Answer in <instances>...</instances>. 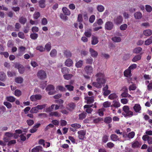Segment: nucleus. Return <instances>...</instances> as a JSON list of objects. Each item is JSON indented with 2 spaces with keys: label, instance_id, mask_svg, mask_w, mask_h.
<instances>
[{
  "label": "nucleus",
  "instance_id": "1",
  "mask_svg": "<svg viewBox=\"0 0 152 152\" xmlns=\"http://www.w3.org/2000/svg\"><path fill=\"white\" fill-rule=\"evenodd\" d=\"M95 77L96 78V82H93L92 84L97 88H100L102 87V85L105 83L104 75L103 73L99 72L96 75Z\"/></svg>",
  "mask_w": 152,
  "mask_h": 152
},
{
  "label": "nucleus",
  "instance_id": "2",
  "mask_svg": "<svg viewBox=\"0 0 152 152\" xmlns=\"http://www.w3.org/2000/svg\"><path fill=\"white\" fill-rule=\"evenodd\" d=\"M84 72L86 75H84V77L88 80H89L91 78V76L93 73V68L91 65L86 66L84 68Z\"/></svg>",
  "mask_w": 152,
  "mask_h": 152
},
{
  "label": "nucleus",
  "instance_id": "3",
  "mask_svg": "<svg viewBox=\"0 0 152 152\" xmlns=\"http://www.w3.org/2000/svg\"><path fill=\"white\" fill-rule=\"evenodd\" d=\"M123 112L122 114L125 117H130L133 115V112L130 110L129 107L127 105L124 106L123 107Z\"/></svg>",
  "mask_w": 152,
  "mask_h": 152
},
{
  "label": "nucleus",
  "instance_id": "4",
  "mask_svg": "<svg viewBox=\"0 0 152 152\" xmlns=\"http://www.w3.org/2000/svg\"><path fill=\"white\" fill-rule=\"evenodd\" d=\"M55 87L52 85H49L46 88V90L48 91V94L49 95H53L56 93V91L54 90Z\"/></svg>",
  "mask_w": 152,
  "mask_h": 152
},
{
  "label": "nucleus",
  "instance_id": "5",
  "mask_svg": "<svg viewBox=\"0 0 152 152\" xmlns=\"http://www.w3.org/2000/svg\"><path fill=\"white\" fill-rule=\"evenodd\" d=\"M15 67L18 69L19 73L20 74L24 73L25 71L24 67L22 65L19 63H16L15 64Z\"/></svg>",
  "mask_w": 152,
  "mask_h": 152
},
{
  "label": "nucleus",
  "instance_id": "6",
  "mask_svg": "<svg viewBox=\"0 0 152 152\" xmlns=\"http://www.w3.org/2000/svg\"><path fill=\"white\" fill-rule=\"evenodd\" d=\"M42 98V96L40 94H36L31 95L30 98V100L32 102H36L41 100Z\"/></svg>",
  "mask_w": 152,
  "mask_h": 152
},
{
  "label": "nucleus",
  "instance_id": "7",
  "mask_svg": "<svg viewBox=\"0 0 152 152\" xmlns=\"http://www.w3.org/2000/svg\"><path fill=\"white\" fill-rule=\"evenodd\" d=\"M113 24L112 22L108 21L105 23L104 28L106 30H110L113 28Z\"/></svg>",
  "mask_w": 152,
  "mask_h": 152
},
{
  "label": "nucleus",
  "instance_id": "8",
  "mask_svg": "<svg viewBox=\"0 0 152 152\" xmlns=\"http://www.w3.org/2000/svg\"><path fill=\"white\" fill-rule=\"evenodd\" d=\"M13 136V134L12 133L10 132H6L4 134L3 140L5 142H7L10 138Z\"/></svg>",
  "mask_w": 152,
  "mask_h": 152
},
{
  "label": "nucleus",
  "instance_id": "9",
  "mask_svg": "<svg viewBox=\"0 0 152 152\" xmlns=\"http://www.w3.org/2000/svg\"><path fill=\"white\" fill-rule=\"evenodd\" d=\"M37 76L40 79H43L46 77V74L45 72L42 70L39 71L37 73Z\"/></svg>",
  "mask_w": 152,
  "mask_h": 152
},
{
  "label": "nucleus",
  "instance_id": "10",
  "mask_svg": "<svg viewBox=\"0 0 152 152\" xmlns=\"http://www.w3.org/2000/svg\"><path fill=\"white\" fill-rule=\"evenodd\" d=\"M142 139L144 141H147L149 145L152 144V137H151L147 135H144L142 137Z\"/></svg>",
  "mask_w": 152,
  "mask_h": 152
},
{
  "label": "nucleus",
  "instance_id": "11",
  "mask_svg": "<svg viewBox=\"0 0 152 152\" xmlns=\"http://www.w3.org/2000/svg\"><path fill=\"white\" fill-rule=\"evenodd\" d=\"M86 131L84 130H81L78 131L77 132L78 137L80 140H83L85 137L86 134Z\"/></svg>",
  "mask_w": 152,
  "mask_h": 152
},
{
  "label": "nucleus",
  "instance_id": "12",
  "mask_svg": "<svg viewBox=\"0 0 152 152\" xmlns=\"http://www.w3.org/2000/svg\"><path fill=\"white\" fill-rule=\"evenodd\" d=\"M123 19L122 17L121 16H119L115 18L114 20L115 23L116 24H119L121 23Z\"/></svg>",
  "mask_w": 152,
  "mask_h": 152
},
{
  "label": "nucleus",
  "instance_id": "13",
  "mask_svg": "<svg viewBox=\"0 0 152 152\" xmlns=\"http://www.w3.org/2000/svg\"><path fill=\"white\" fill-rule=\"evenodd\" d=\"M91 56L93 58H96L98 55V52L94 49L90 48L89 50Z\"/></svg>",
  "mask_w": 152,
  "mask_h": 152
},
{
  "label": "nucleus",
  "instance_id": "14",
  "mask_svg": "<svg viewBox=\"0 0 152 152\" xmlns=\"http://www.w3.org/2000/svg\"><path fill=\"white\" fill-rule=\"evenodd\" d=\"M133 109L136 113H140L141 110V107L140 104H135L134 106Z\"/></svg>",
  "mask_w": 152,
  "mask_h": 152
},
{
  "label": "nucleus",
  "instance_id": "15",
  "mask_svg": "<svg viewBox=\"0 0 152 152\" xmlns=\"http://www.w3.org/2000/svg\"><path fill=\"white\" fill-rule=\"evenodd\" d=\"M59 106L57 104H52L50 107L46 109L47 112L51 111L54 108L55 110H57L59 108Z\"/></svg>",
  "mask_w": 152,
  "mask_h": 152
},
{
  "label": "nucleus",
  "instance_id": "16",
  "mask_svg": "<svg viewBox=\"0 0 152 152\" xmlns=\"http://www.w3.org/2000/svg\"><path fill=\"white\" fill-rule=\"evenodd\" d=\"M75 107V104L73 103H70L69 104L67 107V108L70 111H72Z\"/></svg>",
  "mask_w": 152,
  "mask_h": 152
},
{
  "label": "nucleus",
  "instance_id": "17",
  "mask_svg": "<svg viewBox=\"0 0 152 152\" xmlns=\"http://www.w3.org/2000/svg\"><path fill=\"white\" fill-rule=\"evenodd\" d=\"M91 44L93 45H94L98 43L99 42L98 38L96 36H92L91 38Z\"/></svg>",
  "mask_w": 152,
  "mask_h": 152
},
{
  "label": "nucleus",
  "instance_id": "18",
  "mask_svg": "<svg viewBox=\"0 0 152 152\" xmlns=\"http://www.w3.org/2000/svg\"><path fill=\"white\" fill-rule=\"evenodd\" d=\"M73 64V61L70 58L67 59L65 62V65L68 67L71 66Z\"/></svg>",
  "mask_w": 152,
  "mask_h": 152
},
{
  "label": "nucleus",
  "instance_id": "19",
  "mask_svg": "<svg viewBox=\"0 0 152 152\" xmlns=\"http://www.w3.org/2000/svg\"><path fill=\"white\" fill-rule=\"evenodd\" d=\"M62 11L64 15L67 16L70 15L71 12L66 7H63L62 8Z\"/></svg>",
  "mask_w": 152,
  "mask_h": 152
},
{
  "label": "nucleus",
  "instance_id": "20",
  "mask_svg": "<svg viewBox=\"0 0 152 152\" xmlns=\"http://www.w3.org/2000/svg\"><path fill=\"white\" fill-rule=\"evenodd\" d=\"M85 101L87 104H90L93 102L94 99L92 97H86L85 98Z\"/></svg>",
  "mask_w": 152,
  "mask_h": 152
},
{
  "label": "nucleus",
  "instance_id": "21",
  "mask_svg": "<svg viewBox=\"0 0 152 152\" xmlns=\"http://www.w3.org/2000/svg\"><path fill=\"white\" fill-rule=\"evenodd\" d=\"M141 145L140 143L137 141H135L132 142V147L133 148H136L139 147Z\"/></svg>",
  "mask_w": 152,
  "mask_h": 152
},
{
  "label": "nucleus",
  "instance_id": "22",
  "mask_svg": "<svg viewBox=\"0 0 152 152\" xmlns=\"http://www.w3.org/2000/svg\"><path fill=\"white\" fill-rule=\"evenodd\" d=\"M134 16L135 19H140L142 18V15L140 12H137L135 13Z\"/></svg>",
  "mask_w": 152,
  "mask_h": 152
},
{
  "label": "nucleus",
  "instance_id": "23",
  "mask_svg": "<svg viewBox=\"0 0 152 152\" xmlns=\"http://www.w3.org/2000/svg\"><path fill=\"white\" fill-rule=\"evenodd\" d=\"M40 125V124H38L35 125L32 129L30 130V132L32 133L36 132L37 130V129L39 127Z\"/></svg>",
  "mask_w": 152,
  "mask_h": 152
},
{
  "label": "nucleus",
  "instance_id": "24",
  "mask_svg": "<svg viewBox=\"0 0 152 152\" xmlns=\"http://www.w3.org/2000/svg\"><path fill=\"white\" fill-rule=\"evenodd\" d=\"M15 82L17 83L21 84L23 83V79L21 77H16L15 79Z\"/></svg>",
  "mask_w": 152,
  "mask_h": 152
},
{
  "label": "nucleus",
  "instance_id": "25",
  "mask_svg": "<svg viewBox=\"0 0 152 152\" xmlns=\"http://www.w3.org/2000/svg\"><path fill=\"white\" fill-rule=\"evenodd\" d=\"M131 71L128 68L124 72V76L127 77H130L131 76Z\"/></svg>",
  "mask_w": 152,
  "mask_h": 152
},
{
  "label": "nucleus",
  "instance_id": "26",
  "mask_svg": "<svg viewBox=\"0 0 152 152\" xmlns=\"http://www.w3.org/2000/svg\"><path fill=\"white\" fill-rule=\"evenodd\" d=\"M97 10L99 12H102L104 10V6L102 5H98L96 7Z\"/></svg>",
  "mask_w": 152,
  "mask_h": 152
},
{
  "label": "nucleus",
  "instance_id": "27",
  "mask_svg": "<svg viewBox=\"0 0 152 152\" xmlns=\"http://www.w3.org/2000/svg\"><path fill=\"white\" fill-rule=\"evenodd\" d=\"M6 99L8 102H13L15 101L16 98L13 96H10L6 97Z\"/></svg>",
  "mask_w": 152,
  "mask_h": 152
},
{
  "label": "nucleus",
  "instance_id": "28",
  "mask_svg": "<svg viewBox=\"0 0 152 152\" xmlns=\"http://www.w3.org/2000/svg\"><path fill=\"white\" fill-rule=\"evenodd\" d=\"M143 33L145 36H149L152 34V31L149 29H147L143 31Z\"/></svg>",
  "mask_w": 152,
  "mask_h": 152
},
{
  "label": "nucleus",
  "instance_id": "29",
  "mask_svg": "<svg viewBox=\"0 0 152 152\" xmlns=\"http://www.w3.org/2000/svg\"><path fill=\"white\" fill-rule=\"evenodd\" d=\"M111 140L114 141H116L118 140L119 138L118 137L116 134H113L111 135L110 136Z\"/></svg>",
  "mask_w": 152,
  "mask_h": 152
},
{
  "label": "nucleus",
  "instance_id": "30",
  "mask_svg": "<svg viewBox=\"0 0 152 152\" xmlns=\"http://www.w3.org/2000/svg\"><path fill=\"white\" fill-rule=\"evenodd\" d=\"M141 58V56L140 55H138L134 56L132 59V61L133 62H136L140 60Z\"/></svg>",
  "mask_w": 152,
  "mask_h": 152
},
{
  "label": "nucleus",
  "instance_id": "31",
  "mask_svg": "<svg viewBox=\"0 0 152 152\" xmlns=\"http://www.w3.org/2000/svg\"><path fill=\"white\" fill-rule=\"evenodd\" d=\"M91 30L90 29L85 31V35L87 37H90L91 36Z\"/></svg>",
  "mask_w": 152,
  "mask_h": 152
},
{
  "label": "nucleus",
  "instance_id": "32",
  "mask_svg": "<svg viewBox=\"0 0 152 152\" xmlns=\"http://www.w3.org/2000/svg\"><path fill=\"white\" fill-rule=\"evenodd\" d=\"M6 76L5 73L3 72H0V80L3 81L6 79Z\"/></svg>",
  "mask_w": 152,
  "mask_h": 152
},
{
  "label": "nucleus",
  "instance_id": "33",
  "mask_svg": "<svg viewBox=\"0 0 152 152\" xmlns=\"http://www.w3.org/2000/svg\"><path fill=\"white\" fill-rule=\"evenodd\" d=\"M73 75L71 74H68V73L64 75L63 77L66 80H69L70 79L73 77Z\"/></svg>",
  "mask_w": 152,
  "mask_h": 152
},
{
  "label": "nucleus",
  "instance_id": "34",
  "mask_svg": "<svg viewBox=\"0 0 152 152\" xmlns=\"http://www.w3.org/2000/svg\"><path fill=\"white\" fill-rule=\"evenodd\" d=\"M51 49V44L50 42H49L47 43L45 46V49L47 51H49Z\"/></svg>",
  "mask_w": 152,
  "mask_h": 152
},
{
  "label": "nucleus",
  "instance_id": "35",
  "mask_svg": "<svg viewBox=\"0 0 152 152\" xmlns=\"http://www.w3.org/2000/svg\"><path fill=\"white\" fill-rule=\"evenodd\" d=\"M42 148L40 146H36L31 150L32 152H38L39 150H42Z\"/></svg>",
  "mask_w": 152,
  "mask_h": 152
},
{
  "label": "nucleus",
  "instance_id": "36",
  "mask_svg": "<svg viewBox=\"0 0 152 152\" xmlns=\"http://www.w3.org/2000/svg\"><path fill=\"white\" fill-rule=\"evenodd\" d=\"M112 39L114 42H120L121 41V37L116 36L113 37Z\"/></svg>",
  "mask_w": 152,
  "mask_h": 152
},
{
  "label": "nucleus",
  "instance_id": "37",
  "mask_svg": "<svg viewBox=\"0 0 152 152\" xmlns=\"http://www.w3.org/2000/svg\"><path fill=\"white\" fill-rule=\"evenodd\" d=\"M109 136L106 135H104L102 138V141L103 143H106L108 140Z\"/></svg>",
  "mask_w": 152,
  "mask_h": 152
},
{
  "label": "nucleus",
  "instance_id": "38",
  "mask_svg": "<svg viewBox=\"0 0 152 152\" xmlns=\"http://www.w3.org/2000/svg\"><path fill=\"white\" fill-rule=\"evenodd\" d=\"M56 89L57 90H58L61 91L65 92L66 91V88L61 86H56Z\"/></svg>",
  "mask_w": 152,
  "mask_h": 152
},
{
  "label": "nucleus",
  "instance_id": "39",
  "mask_svg": "<svg viewBox=\"0 0 152 152\" xmlns=\"http://www.w3.org/2000/svg\"><path fill=\"white\" fill-rule=\"evenodd\" d=\"M83 65V61L82 60H80L75 64V66L77 68H80Z\"/></svg>",
  "mask_w": 152,
  "mask_h": 152
},
{
  "label": "nucleus",
  "instance_id": "40",
  "mask_svg": "<svg viewBox=\"0 0 152 152\" xmlns=\"http://www.w3.org/2000/svg\"><path fill=\"white\" fill-rule=\"evenodd\" d=\"M14 94L15 96L19 97L21 95L22 92L20 90L16 89L14 91Z\"/></svg>",
  "mask_w": 152,
  "mask_h": 152
},
{
  "label": "nucleus",
  "instance_id": "41",
  "mask_svg": "<svg viewBox=\"0 0 152 152\" xmlns=\"http://www.w3.org/2000/svg\"><path fill=\"white\" fill-rule=\"evenodd\" d=\"M142 50V48L140 47L137 48L133 50V52L134 53H140Z\"/></svg>",
  "mask_w": 152,
  "mask_h": 152
},
{
  "label": "nucleus",
  "instance_id": "42",
  "mask_svg": "<svg viewBox=\"0 0 152 152\" xmlns=\"http://www.w3.org/2000/svg\"><path fill=\"white\" fill-rule=\"evenodd\" d=\"M113 103V104L111 106H113L117 108L119 107L120 106V103L117 101H114Z\"/></svg>",
  "mask_w": 152,
  "mask_h": 152
},
{
  "label": "nucleus",
  "instance_id": "43",
  "mask_svg": "<svg viewBox=\"0 0 152 152\" xmlns=\"http://www.w3.org/2000/svg\"><path fill=\"white\" fill-rule=\"evenodd\" d=\"M69 69L66 67H64L61 69L62 73L64 75L68 73L69 72Z\"/></svg>",
  "mask_w": 152,
  "mask_h": 152
},
{
  "label": "nucleus",
  "instance_id": "44",
  "mask_svg": "<svg viewBox=\"0 0 152 152\" xmlns=\"http://www.w3.org/2000/svg\"><path fill=\"white\" fill-rule=\"evenodd\" d=\"M45 0H41L39 1V6L42 8H44L45 7Z\"/></svg>",
  "mask_w": 152,
  "mask_h": 152
},
{
  "label": "nucleus",
  "instance_id": "45",
  "mask_svg": "<svg viewBox=\"0 0 152 152\" xmlns=\"http://www.w3.org/2000/svg\"><path fill=\"white\" fill-rule=\"evenodd\" d=\"M50 116H55L56 117H59L60 116V114L58 112H52L50 113Z\"/></svg>",
  "mask_w": 152,
  "mask_h": 152
},
{
  "label": "nucleus",
  "instance_id": "46",
  "mask_svg": "<svg viewBox=\"0 0 152 152\" xmlns=\"http://www.w3.org/2000/svg\"><path fill=\"white\" fill-rule=\"evenodd\" d=\"M56 50L54 49H53L51 51L50 53V55L52 57H54L57 55Z\"/></svg>",
  "mask_w": 152,
  "mask_h": 152
},
{
  "label": "nucleus",
  "instance_id": "47",
  "mask_svg": "<svg viewBox=\"0 0 152 152\" xmlns=\"http://www.w3.org/2000/svg\"><path fill=\"white\" fill-rule=\"evenodd\" d=\"M3 104L8 109H10L12 107V106L11 104L8 102H4Z\"/></svg>",
  "mask_w": 152,
  "mask_h": 152
},
{
  "label": "nucleus",
  "instance_id": "48",
  "mask_svg": "<svg viewBox=\"0 0 152 152\" xmlns=\"http://www.w3.org/2000/svg\"><path fill=\"white\" fill-rule=\"evenodd\" d=\"M31 38L32 39H36L38 37V34L35 33L31 34L30 35Z\"/></svg>",
  "mask_w": 152,
  "mask_h": 152
},
{
  "label": "nucleus",
  "instance_id": "49",
  "mask_svg": "<svg viewBox=\"0 0 152 152\" xmlns=\"http://www.w3.org/2000/svg\"><path fill=\"white\" fill-rule=\"evenodd\" d=\"M65 87L69 91H72L74 90V86L71 85H66Z\"/></svg>",
  "mask_w": 152,
  "mask_h": 152
},
{
  "label": "nucleus",
  "instance_id": "50",
  "mask_svg": "<svg viewBox=\"0 0 152 152\" xmlns=\"http://www.w3.org/2000/svg\"><path fill=\"white\" fill-rule=\"evenodd\" d=\"M7 74L9 77H11L15 75L16 73L12 71H9L7 72Z\"/></svg>",
  "mask_w": 152,
  "mask_h": 152
},
{
  "label": "nucleus",
  "instance_id": "51",
  "mask_svg": "<svg viewBox=\"0 0 152 152\" xmlns=\"http://www.w3.org/2000/svg\"><path fill=\"white\" fill-rule=\"evenodd\" d=\"M64 55L66 57H70L72 56V53L69 50H65L64 52Z\"/></svg>",
  "mask_w": 152,
  "mask_h": 152
},
{
  "label": "nucleus",
  "instance_id": "52",
  "mask_svg": "<svg viewBox=\"0 0 152 152\" xmlns=\"http://www.w3.org/2000/svg\"><path fill=\"white\" fill-rule=\"evenodd\" d=\"M117 97L116 94L114 93L111 94L108 96L109 99L111 100L116 99Z\"/></svg>",
  "mask_w": 152,
  "mask_h": 152
},
{
  "label": "nucleus",
  "instance_id": "53",
  "mask_svg": "<svg viewBox=\"0 0 152 152\" xmlns=\"http://www.w3.org/2000/svg\"><path fill=\"white\" fill-rule=\"evenodd\" d=\"M97 23L99 25H101L103 23V22L101 19L100 18L97 20V23L96 22L94 23V24L93 25L94 26H96Z\"/></svg>",
  "mask_w": 152,
  "mask_h": 152
},
{
  "label": "nucleus",
  "instance_id": "54",
  "mask_svg": "<svg viewBox=\"0 0 152 152\" xmlns=\"http://www.w3.org/2000/svg\"><path fill=\"white\" fill-rule=\"evenodd\" d=\"M38 112V110L36 107H33L30 110V112L32 113H37Z\"/></svg>",
  "mask_w": 152,
  "mask_h": 152
},
{
  "label": "nucleus",
  "instance_id": "55",
  "mask_svg": "<svg viewBox=\"0 0 152 152\" xmlns=\"http://www.w3.org/2000/svg\"><path fill=\"white\" fill-rule=\"evenodd\" d=\"M135 133L134 132H132L129 133L127 135V137L130 139L133 138L135 136Z\"/></svg>",
  "mask_w": 152,
  "mask_h": 152
},
{
  "label": "nucleus",
  "instance_id": "56",
  "mask_svg": "<svg viewBox=\"0 0 152 152\" xmlns=\"http://www.w3.org/2000/svg\"><path fill=\"white\" fill-rule=\"evenodd\" d=\"M40 16V14L39 12H35L33 15V18L35 19H37Z\"/></svg>",
  "mask_w": 152,
  "mask_h": 152
},
{
  "label": "nucleus",
  "instance_id": "57",
  "mask_svg": "<svg viewBox=\"0 0 152 152\" xmlns=\"http://www.w3.org/2000/svg\"><path fill=\"white\" fill-rule=\"evenodd\" d=\"M86 115V113H83L79 115V119L80 120H83L84 118Z\"/></svg>",
  "mask_w": 152,
  "mask_h": 152
},
{
  "label": "nucleus",
  "instance_id": "58",
  "mask_svg": "<svg viewBox=\"0 0 152 152\" xmlns=\"http://www.w3.org/2000/svg\"><path fill=\"white\" fill-rule=\"evenodd\" d=\"M26 19L25 18L23 17H21L19 19V21L22 24H24L26 22Z\"/></svg>",
  "mask_w": 152,
  "mask_h": 152
},
{
  "label": "nucleus",
  "instance_id": "59",
  "mask_svg": "<svg viewBox=\"0 0 152 152\" xmlns=\"http://www.w3.org/2000/svg\"><path fill=\"white\" fill-rule=\"evenodd\" d=\"M152 43V39L149 38L145 42V44L146 45H148Z\"/></svg>",
  "mask_w": 152,
  "mask_h": 152
},
{
  "label": "nucleus",
  "instance_id": "60",
  "mask_svg": "<svg viewBox=\"0 0 152 152\" xmlns=\"http://www.w3.org/2000/svg\"><path fill=\"white\" fill-rule=\"evenodd\" d=\"M46 105V104H43L42 105H38L36 107L38 110H42L45 107Z\"/></svg>",
  "mask_w": 152,
  "mask_h": 152
},
{
  "label": "nucleus",
  "instance_id": "61",
  "mask_svg": "<svg viewBox=\"0 0 152 152\" xmlns=\"http://www.w3.org/2000/svg\"><path fill=\"white\" fill-rule=\"evenodd\" d=\"M127 26H128L126 24H124L121 25L120 28L121 30L124 31L127 28Z\"/></svg>",
  "mask_w": 152,
  "mask_h": 152
},
{
  "label": "nucleus",
  "instance_id": "62",
  "mask_svg": "<svg viewBox=\"0 0 152 152\" xmlns=\"http://www.w3.org/2000/svg\"><path fill=\"white\" fill-rule=\"evenodd\" d=\"M71 126L72 127L74 128L75 129H78L81 127V126L80 124H71Z\"/></svg>",
  "mask_w": 152,
  "mask_h": 152
},
{
  "label": "nucleus",
  "instance_id": "63",
  "mask_svg": "<svg viewBox=\"0 0 152 152\" xmlns=\"http://www.w3.org/2000/svg\"><path fill=\"white\" fill-rule=\"evenodd\" d=\"M103 119L102 118H99L94 120V123H99L101 121H103Z\"/></svg>",
  "mask_w": 152,
  "mask_h": 152
},
{
  "label": "nucleus",
  "instance_id": "64",
  "mask_svg": "<svg viewBox=\"0 0 152 152\" xmlns=\"http://www.w3.org/2000/svg\"><path fill=\"white\" fill-rule=\"evenodd\" d=\"M112 118L109 117L105 118L104 120V122L107 123H109L112 121Z\"/></svg>",
  "mask_w": 152,
  "mask_h": 152
}]
</instances>
